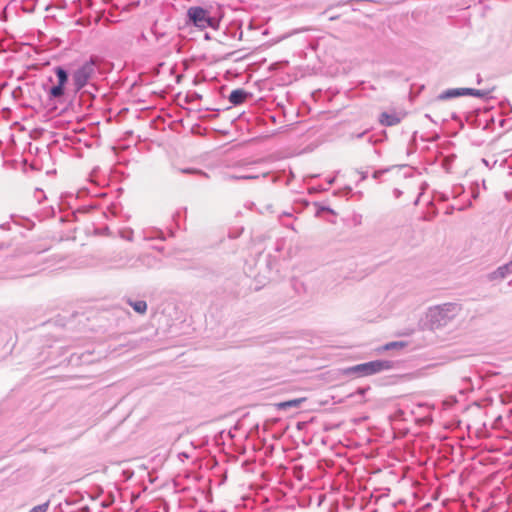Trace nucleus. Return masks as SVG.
Here are the masks:
<instances>
[{"label": "nucleus", "mask_w": 512, "mask_h": 512, "mask_svg": "<svg viewBox=\"0 0 512 512\" xmlns=\"http://www.w3.org/2000/svg\"><path fill=\"white\" fill-rule=\"evenodd\" d=\"M393 367L392 362L388 360H375L367 363L358 364L345 370L346 374H356L359 377L370 376Z\"/></svg>", "instance_id": "nucleus-1"}, {"label": "nucleus", "mask_w": 512, "mask_h": 512, "mask_svg": "<svg viewBox=\"0 0 512 512\" xmlns=\"http://www.w3.org/2000/svg\"><path fill=\"white\" fill-rule=\"evenodd\" d=\"M187 16L189 21L199 29L203 30L209 27H214V19L210 16L209 11L202 7H190L187 11Z\"/></svg>", "instance_id": "nucleus-2"}, {"label": "nucleus", "mask_w": 512, "mask_h": 512, "mask_svg": "<svg viewBox=\"0 0 512 512\" xmlns=\"http://www.w3.org/2000/svg\"><path fill=\"white\" fill-rule=\"evenodd\" d=\"M94 73V64L93 62H86L82 66H80L72 76L73 83L76 91L82 89Z\"/></svg>", "instance_id": "nucleus-3"}, {"label": "nucleus", "mask_w": 512, "mask_h": 512, "mask_svg": "<svg viewBox=\"0 0 512 512\" xmlns=\"http://www.w3.org/2000/svg\"><path fill=\"white\" fill-rule=\"evenodd\" d=\"M405 117V112L402 110L392 109L391 111H384L379 116V123L382 126H395L398 125Z\"/></svg>", "instance_id": "nucleus-4"}, {"label": "nucleus", "mask_w": 512, "mask_h": 512, "mask_svg": "<svg viewBox=\"0 0 512 512\" xmlns=\"http://www.w3.org/2000/svg\"><path fill=\"white\" fill-rule=\"evenodd\" d=\"M55 73L57 76V85L50 89L49 95L53 98H59L64 94V86L68 81V74L62 67H56Z\"/></svg>", "instance_id": "nucleus-5"}, {"label": "nucleus", "mask_w": 512, "mask_h": 512, "mask_svg": "<svg viewBox=\"0 0 512 512\" xmlns=\"http://www.w3.org/2000/svg\"><path fill=\"white\" fill-rule=\"evenodd\" d=\"M305 401H306V398L302 397V398L279 402V403H276L274 406L277 410H285L288 408H298Z\"/></svg>", "instance_id": "nucleus-6"}, {"label": "nucleus", "mask_w": 512, "mask_h": 512, "mask_svg": "<svg viewBox=\"0 0 512 512\" xmlns=\"http://www.w3.org/2000/svg\"><path fill=\"white\" fill-rule=\"evenodd\" d=\"M248 93L243 89H235L230 93L229 101L233 105H239L245 102Z\"/></svg>", "instance_id": "nucleus-7"}, {"label": "nucleus", "mask_w": 512, "mask_h": 512, "mask_svg": "<svg viewBox=\"0 0 512 512\" xmlns=\"http://www.w3.org/2000/svg\"><path fill=\"white\" fill-rule=\"evenodd\" d=\"M512 274V261L499 267L493 274V279H503L508 275Z\"/></svg>", "instance_id": "nucleus-8"}, {"label": "nucleus", "mask_w": 512, "mask_h": 512, "mask_svg": "<svg viewBox=\"0 0 512 512\" xmlns=\"http://www.w3.org/2000/svg\"><path fill=\"white\" fill-rule=\"evenodd\" d=\"M130 304L137 313L144 314L147 310V304L145 301H137Z\"/></svg>", "instance_id": "nucleus-9"}, {"label": "nucleus", "mask_w": 512, "mask_h": 512, "mask_svg": "<svg viewBox=\"0 0 512 512\" xmlns=\"http://www.w3.org/2000/svg\"><path fill=\"white\" fill-rule=\"evenodd\" d=\"M465 93L479 98H483L489 95L490 90L466 89Z\"/></svg>", "instance_id": "nucleus-10"}, {"label": "nucleus", "mask_w": 512, "mask_h": 512, "mask_svg": "<svg viewBox=\"0 0 512 512\" xmlns=\"http://www.w3.org/2000/svg\"><path fill=\"white\" fill-rule=\"evenodd\" d=\"M406 346V343L404 342H390L383 346V350H392V349H401Z\"/></svg>", "instance_id": "nucleus-11"}, {"label": "nucleus", "mask_w": 512, "mask_h": 512, "mask_svg": "<svg viewBox=\"0 0 512 512\" xmlns=\"http://www.w3.org/2000/svg\"><path fill=\"white\" fill-rule=\"evenodd\" d=\"M48 507H49V502H46L44 504L35 506L29 512H46Z\"/></svg>", "instance_id": "nucleus-12"}, {"label": "nucleus", "mask_w": 512, "mask_h": 512, "mask_svg": "<svg viewBox=\"0 0 512 512\" xmlns=\"http://www.w3.org/2000/svg\"><path fill=\"white\" fill-rule=\"evenodd\" d=\"M462 93H460L458 90H450V93H449V96L450 97H454V96H459L461 95Z\"/></svg>", "instance_id": "nucleus-13"}, {"label": "nucleus", "mask_w": 512, "mask_h": 512, "mask_svg": "<svg viewBox=\"0 0 512 512\" xmlns=\"http://www.w3.org/2000/svg\"><path fill=\"white\" fill-rule=\"evenodd\" d=\"M235 179H252L254 178L253 176H238V177H234Z\"/></svg>", "instance_id": "nucleus-14"}, {"label": "nucleus", "mask_w": 512, "mask_h": 512, "mask_svg": "<svg viewBox=\"0 0 512 512\" xmlns=\"http://www.w3.org/2000/svg\"><path fill=\"white\" fill-rule=\"evenodd\" d=\"M448 96V92H444L443 94H441L439 97L440 99H444L445 97Z\"/></svg>", "instance_id": "nucleus-15"}]
</instances>
